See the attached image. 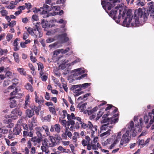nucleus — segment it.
Returning a JSON list of instances; mask_svg holds the SVG:
<instances>
[{
  "mask_svg": "<svg viewBox=\"0 0 154 154\" xmlns=\"http://www.w3.org/2000/svg\"><path fill=\"white\" fill-rule=\"evenodd\" d=\"M112 3V1H110V2H107L106 5V7L109 10H110L111 8L113 7V5L111 4Z\"/></svg>",
  "mask_w": 154,
  "mask_h": 154,
  "instance_id": "nucleus-37",
  "label": "nucleus"
},
{
  "mask_svg": "<svg viewBox=\"0 0 154 154\" xmlns=\"http://www.w3.org/2000/svg\"><path fill=\"white\" fill-rule=\"evenodd\" d=\"M41 23L42 27L43 28H48L50 26L49 24L48 23V22L46 21V20H42Z\"/></svg>",
  "mask_w": 154,
  "mask_h": 154,
  "instance_id": "nucleus-25",
  "label": "nucleus"
},
{
  "mask_svg": "<svg viewBox=\"0 0 154 154\" xmlns=\"http://www.w3.org/2000/svg\"><path fill=\"white\" fill-rule=\"evenodd\" d=\"M51 7H50L48 6L46 4H44L43 5V6L42 7L43 8V10L45 9V10H46L47 12V11H49L51 10Z\"/></svg>",
  "mask_w": 154,
  "mask_h": 154,
  "instance_id": "nucleus-35",
  "label": "nucleus"
},
{
  "mask_svg": "<svg viewBox=\"0 0 154 154\" xmlns=\"http://www.w3.org/2000/svg\"><path fill=\"white\" fill-rule=\"evenodd\" d=\"M49 147L45 146L42 144L41 146V149L42 152H45V153L47 154L49 152Z\"/></svg>",
  "mask_w": 154,
  "mask_h": 154,
  "instance_id": "nucleus-21",
  "label": "nucleus"
},
{
  "mask_svg": "<svg viewBox=\"0 0 154 154\" xmlns=\"http://www.w3.org/2000/svg\"><path fill=\"white\" fill-rule=\"evenodd\" d=\"M118 119L117 118H107V119L105 118L102 121V123H106V124H104L102 125L101 127V129L102 130H106V128H112L113 127V126L108 125L109 124H114L118 122Z\"/></svg>",
  "mask_w": 154,
  "mask_h": 154,
  "instance_id": "nucleus-3",
  "label": "nucleus"
},
{
  "mask_svg": "<svg viewBox=\"0 0 154 154\" xmlns=\"http://www.w3.org/2000/svg\"><path fill=\"white\" fill-rule=\"evenodd\" d=\"M88 127L91 131V137H93L95 132L97 130V126L96 125L94 126L92 123L90 121H88Z\"/></svg>",
  "mask_w": 154,
  "mask_h": 154,
  "instance_id": "nucleus-9",
  "label": "nucleus"
},
{
  "mask_svg": "<svg viewBox=\"0 0 154 154\" xmlns=\"http://www.w3.org/2000/svg\"><path fill=\"white\" fill-rule=\"evenodd\" d=\"M86 105L87 103H85L81 105L79 104L78 106L79 107L80 110L81 112H84L85 111V110L86 108Z\"/></svg>",
  "mask_w": 154,
  "mask_h": 154,
  "instance_id": "nucleus-24",
  "label": "nucleus"
},
{
  "mask_svg": "<svg viewBox=\"0 0 154 154\" xmlns=\"http://www.w3.org/2000/svg\"><path fill=\"white\" fill-rule=\"evenodd\" d=\"M67 116L68 121H74V119L75 118L73 113H72L71 115L68 114Z\"/></svg>",
  "mask_w": 154,
  "mask_h": 154,
  "instance_id": "nucleus-30",
  "label": "nucleus"
},
{
  "mask_svg": "<svg viewBox=\"0 0 154 154\" xmlns=\"http://www.w3.org/2000/svg\"><path fill=\"white\" fill-rule=\"evenodd\" d=\"M59 121L63 127H66V124L67 121H66L65 120H62L60 119V118Z\"/></svg>",
  "mask_w": 154,
  "mask_h": 154,
  "instance_id": "nucleus-41",
  "label": "nucleus"
},
{
  "mask_svg": "<svg viewBox=\"0 0 154 154\" xmlns=\"http://www.w3.org/2000/svg\"><path fill=\"white\" fill-rule=\"evenodd\" d=\"M42 130H44L45 131V132L47 136H49L50 135V132L49 131V128L48 126L46 125H44L42 127Z\"/></svg>",
  "mask_w": 154,
  "mask_h": 154,
  "instance_id": "nucleus-26",
  "label": "nucleus"
},
{
  "mask_svg": "<svg viewBox=\"0 0 154 154\" xmlns=\"http://www.w3.org/2000/svg\"><path fill=\"white\" fill-rule=\"evenodd\" d=\"M54 39L53 38H49L46 39V42L47 43H50L54 41Z\"/></svg>",
  "mask_w": 154,
  "mask_h": 154,
  "instance_id": "nucleus-62",
  "label": "nucleus"
},
{
  "mask_svg": "<svg viewBox=\"0 0 154 154\" xmlns=\"http://www.w3.org/2000/svg\"><path fill=\"white\" fill-rule=\"evenodd\" d=\"M13 37V35L9 33H8L6 36L7 40L8 42L10 41Z\"/></svg>",
  "mask_w": 154,
  "mask_h": 154,
  "instance_id": "nucleus-51",
  "label": "nucleus"
},
{
  "mask_svg": "<svg viewBox=\"0 0 154 154\" xmlns=\"http://www.w3.org/2000/svg\"><path fill=\"white\" fill-rule=\"evenodd\" d=\"M26 113L27 116L29 118L31 117L34 115V111L33 110H30L29 109H27L26 110Z\"/></svg>",
  "mask_w": 154,
  "mask_h": 154,
  "instance_id": "nucleus-23",
  "label": "nucleus"
},
{
  "mask_svg": "<svg viewBox=\"0 0 154 154\" xmlns=\"http://www.w3.org/2000/svg\"><path fill=\"white\" fill-rule=\"evenodd\" d=\"M136 5L142 6L144 5V3L143 2H141L140 0H138L137 2Z\"/></svg>",
  "mask_w": 154,
  "mask_h": 154,
  "instance_id": "nucleus-52",
  "label": "nucleus"
},
{
  "mask_svg": "<svg viewBox=\"0 0 154 154\" xmlns=\"http://www.w3.org/2000/svg\"><path fill=\"white\" fill-rule=\"evenodd\" d=\"M67 113L66 110H63L61 114V118L64 119L67 116Z\"/></svg>",
  "mask_w": 154,
  "mask_h": 154,
  "instance_id": "nucleus-38",
  "label": "nucleus"
},
{
  "mask_svg": "<svg viewBox=\"0 0 154 154\" xmlns=\"http://www.w3.org/2000/svg\"><path fill=\"white\" fill-rule=\"evenodd\" d=\"M113 139L112 138L107 139L106 141L103 142L102 145L104 146H106L108 145L111 144L113 143Z\"/></svg>",
  "mask_w": 154,
  "mask_h": 154,
  "instance_id": "nucleus-19",
  "label": "nucleus"
},
{
  "mask_svg": "<svg viewBox=\"0 0 154 154\" xmlns=\"http://www.w3.org/2000/svg\"><path fill=\"white\" fill-rule=\"evenodd\" d=\"M30 106L29 95L28 94L26 96L25 103L23 105V108L26 109Z\"/></svg>",
  "mask_w": 154,
  "mask_h": 154,
  "instance_id": "nucleus-14",
  "label": "nucleus"
},
{
  "mask_svg": "<svg viewBox=\"0 0 154 154\" xmlns=\"http://www.w3.org/2000/svg\"><path fill=\"white\" fill-rule=\"evenodd\" d=\"M119 140L117 139H115V140H113V143H112V144L111 145V146H109V149H112L115 146L116 144L119 142Z\"/></svg>",
  "mask_w": 154,
  "mask_h": 154,
  "instance_id": "nucleus-33",
  "label": "nucleus"
},
{
  "mask_svg": "<svg viewBox=\"0 0 154 154\" xmlns=\"http://www.w3.org/2000/svg\"><path fill=\"white\" fill-rule=\"evenodd\" d=\"M75 122L74 121H67L66 124V127H69L71 125H75Z\"/></svg>",
  "mask_w": 154,
  "mask_h": 154,
  "instance_id": "nucleus-50",
  "label": "nucleus"
},
{
  "mask_svg": "<svg viewBox=\"0 0 154 154\" xmlns=\"http://www.w3.org/2000/svg\"><path fill=\"white\" fill-rule=\"evenodd\" d=\"M28 33L34 36V29H33L30 27L28 28L27 29Z\"/></svg>",
  "mask_w": 154,
  "mask_h": 154,
  "instance_id": "nucleus-39",
  "label": "nucleus"
},
{
  "mask_svg": "<svg viewBox=\"0 0 154 154\" xmlns=\"http://www.w3.org/2000/svg\"><path fill=\"white\" fill-rule=\"evenodd\" d=\"M20 89H18L17 88L15 89L14 91L13 92H11L10 93V96L11 97H14V98L15 97H15V96H13V95H17V94H19V91H20Z\"/></svg>",
  "mask_w": 154,
  "mask_h": 154,
  "instance_id": "nucleus-29",
  "label": "nucleus"
},
{
  "mask_svg": "<svg viewBox=\"0 0 154 154\" xmlns=\"http://www.w3.org/2000/svg\"><path fill=\"white\" fill-rule=\"evenodd\" d=\"M92 137H94V139L92 141V142L93 143H98L97 142L98 140V137H94V135Z\"/></svg>",
  "mask_w": 154,
  "mask_h": 154,
  "instance_id": "nucleus-59",
  "label": "nucleus"
},
{
  "mask_svg": "<svg viewBox=\"0 0 154 154\" xmlns=\"http://www.w3.org/2000/svg\"><path fill=\"white\" fill-rule=\"evenodd\" d=\"M16 24V21L13 20L9 22L8 25L11 27H13Z\"/></svg>",
  "mask_w": 154,
  "mask_h": 154,
  "instance_id": "nucleus-60",
  "label": "nucleus"
},
{
  "mask_svg": "<svg viewBox=\"0 0 154 154\" xmlns=\"http://www.w3.org/2000/svg\"><path fill=\"white\" fill-rule=\"evenodd\" d=\"M0 13L3 16H6L8 14V11L5 10L1 11Z\"/></svg>",
  "mask_w": 154,
  "mask_h": 154,
  "instance_id": "nucleus-46",
  "label": "nucleus"
},
{
  "mask_svg": "<svg viewBox=\"0 0 154 154\" xmlns=\"http://www.w3.org/2000/svg\"><path fill=\"white\" fill-rule=\"evenodd\" d=\"M35 129L36 131V134L38 137H42V135L41 132L43 131L42 127L38 126L36 127L35 128Z\"/></svg>",
  "mask_w": 154,
  "mask_h": 154,
  "instance_id": "nucleus-16",
  "label": "nucleus"
},
{
  "mask_svg": "<svg viewBox=\"0 0 154 154\" xmlns=\"http://www.w3.org/2000/svg\"><path fill=\"white\" fill-rule=\"evenodd\" d=\"M111 131L110 129H109L106 131L101 134L100 136L101 137H106L110 135Z\"/></svg>",
  "mask_w": 154,
  "mask_h": 154,
  "instance_id": "nucleus-28",
  "label": "nucleus"
},
{
  "mask_svg": "<svg viewBox=\"0 0 154 154\" xmlns=\"http://www.w3.org/2000/svg\"><path fill=\"white\" fill-rule=\"evenodd\" d=\"M37 120L35 118H33L32 119L31 124H30L29 126L30 130H31L32 127L36 125Z\"/></svg>",
  "mask_w": 154,
  "mask_h": 154,
  "instance_id": "nucleus-20",
  "label": "nucleus"
},
{
  "mask_svg": "<svg viewBox=\"0 0 154 154\" xmlns=\"http://www.w3.org/2000/svg\"><path fill=\"white\" fill-rule=\"evenodd\" d=\"M51 115H48L46 116H45L44 117V120L47 121L48 122H50L51 121Z\"/></svg>",
  "mask_w": 154,
  "mask_h": 154,
  "instance_id": "nucleus-54",
  "label": "nucleus"
},
{
  "mask_svg": "<svg viewBox=\"0 0 154 154\" xmlns=\"http://www.w3.org/2000/svg\"><path fill=\"white\" fill-rule=\"evenodd\" d=\"M63 11L61 10L59 12H57L54 11L52 13H48L46 14L45 17H48L50 16H52L54 15H56L57 14H58L60 15H61L63 14Z\"/></svg>",
  "mask_w": 154,
  "mask_h": 154,
  "instance_id": "nucleus-15",
  "label": "nucleus"
},
{
  "mask_svg": "<svg viewBox=\"0 0 154 154\" xmlns=\"http://www.w3.org/2000/svg\"><path fill=\"white\" fill-rule=\"evenodd\" d=\"M92 149L94 150H97L98 148L100 147V145L99 143H97L92 144Z\"/></svg>",
  "mask_w": 154,
  "mask_h": 154,
  "instance_id": "nucleus-34",
  "label": "nucleus"
},
{
  "mask_svg": "<svg viewBox=\"0 0 154 154\" xmlns=\"http://www.w3.org/2000/svg\"><path fill=\"white\" fill-rule=\"evenodd\" d=\"M23 119H20L17 122V125H19L22 122ZM21 128L20 126L17 125V126L13 130V133L15 135H19L21 133Z\"/></svg>",
  "mask_w": 154,
  "mask_h": 154,
  "instance_id": "nucleus-8",
  "label": "nucleus"
},
{
  "mask_svg": "<svg viewBox=\"0 0 154 154\" xmlns=\"http://www.w3.org/2000/svg\"><path fill=\"white\" fill-rule=\"evenodd\" d=\"M17 70L21 74L23 75H26V72L24 71V69L23 68L17 69Z\"/></svg>",
  "mask_w": 154,
  "mask_h": 154,
  "instance_id": "nucleus-43",
  "label": "nucleus"
},
{
  "mask_svg": "<svg viewBox=\"0 0 154 154\" xmlns=\"http://www.w3.org/2000/svg\"><path fill=\"white\" fill-rule=\"evenodd\" d=\"M55 137L53 136H51L50 139L49 140L45 138L43 141L42 144L48 147H53L56 144V142L54 141L55 140Z\"/></svg>",
  "mask_w": 154,
  "mask_h": 154,
  "instance_id": "nucleus-5",
  "label": "nucleus"
},
{
  "mask_svg": "<svg viewBox=\"0 0 154 154\" xmlns=\"http://www.w3.org/2000/svg\"><path fill=\"white\" fill-rule=\"evenodd\" d=\"M84 93V92L83 91H81V92H78V91H76V92L75 91H73V93H74V95L75 97H77L79 95L82 94V93Z\"/></svg>",
  "mask_w": 154,
  "mask_h": 154,
  "instance_id": "nucleus-47",
  "label": "nucleus"
},
{
  "mask_svg": "<svg viewBox=\"0 0 154 154\" xmlns=\"http://www.w3.org/2000/svg\"><path fill=\"white\" fill-rule=\"evenodd\" d=\"M19 41V39L18 38H16L15 40L14 41V50L15 51H17L19 49V48L18 47V41Z\"/></svg>",
  "mask_w": 154,
  "mask_h": 154,
  "instance_id": "nucleus-22",
  "label": "nucleus"
},
{
  "mask_svg": "<svg viewBox=\"0 0 154 154\" xmlns=\"http://www.w3.org/2000/svg\"><path fill=\"white\" fill-rule=\"evenodd\" d=\"M51 9L53 11H58L60 9V7L58 6H55L51 7Z\"/></svg>",
  "mask_w": 154,
  "mask_h": 154,
  "instance_id": "nucleus-63",
  "label": "nucleus"
},
{
  "mask_svg": "<svg viewBox=\"0 0 154 154\" xmlns=\"http://www.w3.org/2000/svg\"><path fill=\"white\" fill-rule=\"evenodd\" d=\"M103 109H101L98 112L97 115V117L96 118L97 120L99 119L102 116L103 113Z\"/></svg>",
  "mask_w": 154,
  "mask_h": 154,
  "instance_id": "nucleus-36",
  "label": "nucleus"
},
{
  "mask_svg": "<svg viewBox=\"0 0 154 154\" xmlns=\"http://www.w3.org/2000/svg\"><path fill=\"white\" fill-rule=\"evenodd\" d=\"M14 135L15 134H14L13 133V134L10 133L8 136V138L9 139L12 140H13L15 138Z\"/></svg>",
  "mask_w": 154,
  "mask_h": 154,
  "instance_id": "nucleus-55",
  "label": "nucleus"
},
{
  "mask_svg": "<svg viewBox=\"0 0 154 154\" xmlns=\"http://www.w3.org/2000/svg\"><path fill=\"white\" fill-rule=\"evenodd\" d=\"M120 6V5L119 6L116 7L115 8L114 10H112L110 12L109 15L113 18L114 20H115L116 18V15L117 13V10L119 9Z\"/></svg>",
  "mask_w": 154,
  "mask_h": 154,
  "instance_id": "nucleus-12",
  "label": "nucleus"
},
{
  "mask_svg": "<svg viewBox=\"0 0 154 154\" xmlns=\"http://www.w3.org/2000/svg\"><path fill=\"white\" fill-rule=\"evenodd\" d=\"M29 36V35L28 32H25L23 34V39L24 40L26 39Z\"/></svg>",
  "mask_w": 154,
  "mask_h": 154,
  "instance_id": "nucleus-64",
  "label": "nucleus"
},
{
  "mask_svg": "<svg viewBox=\"0 0 154 154\" xmlns=\"http://www.w3.org/2000/svg\"><path fill=\"white\" fill-rule=\"evenodd\" d=\"M33 110H34L36 114L37 115H38L39 111L41 109V108L40 106L36 107L34 106V107H31Z\"/></svg>",
  "mask_w": 154,
  "mask_h": 154,
  "instance_id": "nucleus-31",
  "label": "nucleus"
},
{
  "mask_svg": "<svg viewBox=\"0 0 154 154\" xmlns=\"http://www.w3.org/2000/svg\"><path fill=\"white\" fill-rule=\"evenodd\" d=\"M35 27L36 29H34V36L37 38L41 37L42 36V32L37 25H35Z\"/></svg>",
  "mask_w": 154,
  "mask_h": 154,
  "instance_id": "nucleus-10",
  "label": "nucleus"
},
{
  "mask_svg": "<svg viewBox=\"0 0 154 154\" xmlns=\"http://www.w3.org/2000/svg\"><path fill=\"white\" fill-rule=\"evenodd\" d=\"M13 56L14 57L15 62L19 63L20 62V60L18 54L16 52H14L13 53Z\"/></svg>",
  "mask_w": 154,
  "mask_h": 154,
  "instance_id": "nucleus-27",
  "label": "nucleus"
},
{
  "mask_svg": "<svg viewBox=\"0 0 154 154\" xmlns=\"http://www.w3.org/2000/svg\"><path fill=\"white\" fill-rule=\"evenodd\" d=\"M5 117H6V119H5L4 120V123H5V124L9 123L10 122H11V119H7V118L8 117L9 118L10 117V116H5Z\"/></svg>",
  "mask_w": 154,
  "mask_h": 154,
  "instance_id": "nucleus-49",
  "label": "nucleus"
},
{
  "mask_svg": "<svg viewBox=\"0 0 154 154\" xmlns=\"http://www.w3.org/2000/svg\"><path fill=\"white\" fill-rule=\"evenodd\" d=\"M85 72L84 68H78L73 71V75L74 76H78Z\"/></svg>",
  "mask_w": 154,
  "mask_h": 154,
  "instance_id": "nucleus-11",
  "label": "nucleus"
},
{
  "mask_svg": "<svg viewBox=\"0 0 154 154\" xmlns=\"http://www.w3.org/2000/svg\"><path fill=\"white\" fill-rule=\"evenodd\" d=\"M54 21H55V22L60 23H63L64 25L66 24V21H64L62 19H61L60 20H56V19L54 20Z\"/></svg>",
  "mask_w": 154,
  "mask_h": 154,
  "instance_id": "nucleus-42",
  "label": "nucleus"
},
{
  "mask_svg": "<svg viewBox=\"0 0 154 154\" xmlns=\"http://www.w3.org/2000/svg\"><path fill=\"white\" fill-rule=\"evenodd\" d=\"M49 109L50 112L54 115L56 114V112L55 107H49Z\"/></svg>",
  "mask_w": 154,
  "mask_h": 154,
  "instance_id": "nucleus-40",
  "label": "nucleus"
},
{
  "mask_svg": "<svg viewBox=\"0 0 154 154\" xmlns=\"http://www.w3.org/2000/svg\"><path fill=\"white\" fill-rule=\"evenodd\" d=\"M91 85V83H85L82 85H73L71 86L70 89L71 90H73L74 89H76L78 87H79L85 89Z\"/></svg>",
  "mask_w": 154,
  "mask_h": 154,
  "instance_id": "nucleus-7",
  "label": "nucleus"
},
{
  "mask_svg": "<svg viewBox=\"0 0 154 154\" xmlns=\"http://www.w3.org/2000/svg\"><path fill=\"white\" fill-rule=\"evenodd\" d=\"M69 50V48H67L65 50H64L63 49H60L56 50L53 52V58L56 61L59 60L61 58L60 57L58 56L59 54L60 53L61 54H65Z\"/></svg>",
  "mask_w": 154,
  "mask_h": 154,
  "instance_id": "nucleus-4",
  "label": "nucleus"
},
{
  "mask_svg": "<svg viewBox=\"0 0 154 154\" xmlns=\"http://www.w3.org/2000/svg\"><path fill=\"white\" fill-rule=\"evenodd\" d=\"M36 152V148L34 147H32L30 151V154H35Z\"/></svg>",
  "mask_w": 154,
  "mask_h": 154,
  "instance_id": "nucleus-56",
  "label": "nucleus"
},
{
  "mask_svg": "<svg viewBox=\"0 0 154 154\" xmlns=\"http://www.w3.org/2000/svg\"><path fill=\"white\" fill-rule=\"evenodd\" d=\"M8 51L7 49H2L0 48V55H1L6 54Z\"/></svg>",
  "mask_w": 154,
  "mask_h": 154,
  "instance_id": "nucleus-45",
  "label": "nucleus"
},
{
  "mask_svg": "<svg viewBox=\"0 0 154 154\" xmlns=\"http://www.w3.org/2000/svg\"><path fill=\"white\" fill-rule=\"evenodd\" d=\"M38 65V70H39L40 69L41 70H42L44 68V66H43V64L40 62H39V63H37Z\"/></svg>",
  "mask_w": 154,
  "mask_h": 154,
  "instance_id": "nucleus-44",
  "label": "nucleus"
},
{
  "mask_svg": "<svg viewBox=\"0 0 154 154\" xmlns=\"http://www.w3.org/2000/svg\"><path fill=\"white\" fill-rule=\"evenodd\" d=\"M23 152H24V154H29V150L27 147H25Z\"/></svg>",
  "mask_w": 154,
  "mask_h": 154,
  "instance_id": "nucleus-61",
  "label": "nucleus"
},
{
  "mask_svg": "<svg viewBox=\"0 0 154 154\" xmlns=\"http://www.w3.org/2000/svg\"><path fill=\"white\" fill-rule=\"evenodd\" d=\"M93 111L92 109L91 110H85L84 112V113L85 114L88 113V115H91L94 112Z\"/></svg>",
  "mask_w": 154,
  "mask_h": 154,
  "instance_id": "nucleus-57",
  "label": "nucleus"
},
{
  "mask_svg": "<svg viewBox=\"0 0 154 154\" xmlns=\"http://www.w3.org/2000/svg\"><path fill=\"white\" fill-rule=\"evenodd\" d=\"M135 125L137 128L135 129V128L134 127V123L133 121H131L127 128L126 127L123 128L121 131L117 133L116 136V139L118 140L121 138L122 135V134L119 145L120 147L129 141L131 135L134 137L136 136L137 131L138 132L141 131L139 125L137 124H136Z\"/></svg>",
  "mask_w": 154,
  "mask_h": 154,
  "instance_id": "nucleus-1",
  "label": "nucleus"
},
{
  "mask_svg": "<svg viewBox=\"0 0 154 154\" xmlns=\"http://www.w3.org/2000/svg\"><path fill=\"white\" fill-rule=\"evenodd\" d=\"M61 130V125L59 124H56L52 125L50 129L51 132H55L57 134L60 133Z\"/></svg>",
  "mask_w": 154,
  "mask_h": 154,
  "instance_id": "nucleus-6",
  "label": "nucleus"
},
{
  "mask_svg": "<svg viewBox=\"0 0 154 154\" xmlns=\"http://www.w3.org/2000/svg\"><path fill=\"white\" fill-rule=\"evenodd\" d=\"M12 76V73L9 71H7L6 72L5 76L6 77L10 78Z\"/></svg>",
  "mask_w": 154,
  "mask_h": 154,
  "instance_id": "nucleus-48",
  "label": "nucleus"
},
{
  "mask_svg": "<svg viewBox=\"0 0 154 154\" xmlns=\"http://www.w3.org/2000/svg\"><path fill=\"white\" fill-rule=\"evenodd\" d=\"M14 97H10V107L11 108H13L15 107L17 105V103L16 100L14 99Z\"/></svg>",
  "mask_w": 154,
  "mask_h": 154,
  "instance_id": "nucleus-18",
  "label": "nucleus"
},
{
  "mask_svg": "<svg viewBox=\"0 0 154 154\" xmlns=\"http://www.w3.org/2000/svg\"><path fill=\"white\" fill-rule=\"evenodd\" d=\"M149 12L151 14H154V6H151L149 9Z\"/></svg>",
  "mask_w": 154,
  "mask_h": 154,
  "instance_id": "nucleus-58",
  "label": "nucleus"
},
{
  "mask_svg": "<svg viewBox=\"0 0 154 154\" xmlns=\"http://www.w3.org/2000/svg\"><path fill=\"white\" fill-rule=\"evenodd\" d=\"M33 12L36 13L39 12L40 14H46V15L43 17L44 18H46V16L47 14H46L47 11L45 10H43L42 8H40L39 9H37L36 8H35L33 9Z\"/></svg>",
  "mask_w": 154,
  "mask_h": 154,
  "instance_id": "nucleus-13",
  "label": "nucleus"
},
{
  "mask_svg": "<svg viewBox=\"0 0 154 154\" xmlns=\"http://www.w3.org/2000/svg\"><path fill=\"white\" fill-rule=\"evenodd\" d=\"M25 87L27 90H29L31 92H32L33 91V89L32 86L29 83L26 84Z\"/></svg>",
  "mask_w": 154,
  "mask_h": 154,
  "instance_id": "nucleus-32",
  "label": "nucleus"
},
{
  "mask_svg": "<svg viewBox=\"0 0 154 154\" xmlns=\"http://www.w3.org/2000/svg\"><path fill=\"white\" fill-rule=\"evenodd\" d=\"M57 42H55L54 43L52 44H51V45H49V47L51 48V49L53 48H58V47H57Z\"/></svg>",
  "mask_w": 154,
  "mask_h": 154,
  "instance_id": "nucleus-53",
  "label": "nucleus"
},
{
  "mask_svg": "<svg viewBox=\"0 0 154 154\" xmlns=\"http://www.w3.org/2000/svg\"><path fill=\"white\" fill-rule=\"evenodd\" d=\"M142 9L139 8L138 10L137 13L135 14L134 18L133 19V22H131L132 20L133 16L131 15H127L125 19L124 20L123 22V25L124 26L127 27H130V26L135 27L138 26L140 24V20H142L143 18L144 21L146 20L147 18L146 17V14L142 11Z\"/></svg>",
  "mask_w": 154,
  "mask_h": 154,
  "instance_id": "nucleus-2",
  "label": "nucleus"
},
{
  "mask_svg": "<svg viewBox=\"0 0 154 154\" xmlns=\"http://www.w3.org/2000/svg\"><path fill=\"white\" fill-rule=\"evenodd\" d=\"M67 35V34L66 33H64L61 35L59 36L61 39L62 43H65L69 40V38L66 37Z\"/></svg>",
  "mask_w": 154,
  "mask_h": 154,
  "instance_id": "nucleus-17",
  "label": "nucleus"
}]
</instances>
